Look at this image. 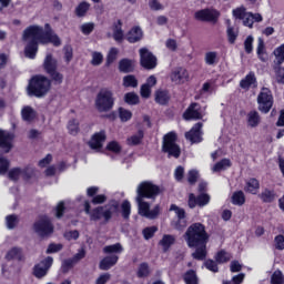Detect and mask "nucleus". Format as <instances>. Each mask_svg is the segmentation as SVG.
<instances>
[{"label":"nucleus","instance_id":"61","mask_svg":"<svg viewBox=\"0 0 284 284\" xmlns=\"http://www.w3.org/2000/svg\"><path fill=\"white\" fill-rule=\"evenodd\" d=\"M8 176L10 181H19V178L21 176V168H14L10 170Z\"/></svg>","mask_w":284,"mask_h":284},{"label":"nucleus","instance_id":"40","mask_svg":"<svg viewBox=\"0 0 284 284\" xmlns=\"http://www.w3.org/2000/svg\"><path fill=\"white\" fill-rule=\"evenodd\" d=\"M226 37L229 43L234 44L236 43V39H239V29H234V27L230 26L226 29Z\"/></svg>","mask_w":284,"mask_h":284},{"label":"nucleus","instance_id":"27","mask_svg":"<svg viewBox=\"0 0 284 284\" xmlns=\"http://www.w3.org/2000/svg\"><path fill=\"white\" fill-rule=\"evenodd\" d=\"M258 199H261L262 203H274L276 201V191L264 189L260 194Z\"/></svg>","mask_w":284,"mask_h":284},{"label":"nucleus","instance_id":"23","mask_svg":"<svg viewBox=\"0 0 284 284\" xmlns=\"http://www.w3.org/2000/svg\"><path fill=\"white\" fill-rule=\"evenodd\" d=\"M187 70L178 68L171 73V81L173 83H185L187 81Z\"/></svg>","mask_w":284,"mask_h":284},{"label":"nucleus","instance_id":"43","mask_svg":"<svg viewBox=\"0 0 284 284\" xmlns=\"http://www.w3.org/2000/svg\"><path fill=\"white\" fill-rule=\"evenodd\" d=\"M103 252L104 254H121V252H123V246L121 243L108 245L104 246Z\"/></svg>","mask_w":284,"mask_h":284},{"label":"nucleus","instance_id":"24","mask_svg":"<svg viewBox=\"0 0 284 284\" xmlns=\"http://www.w3.org/2000/svg\"><path fill=\"white\" fill-rule=\"evenodd\" d=\"M118 262H119V256L116 255L106 256L103 260H101L99 264V268L104 272H108V270H111L112 267H114V265H116Z\"/></svg>","mask_w":284,"mask_h":284},{"label":"nucleus","instance_id":"60","mask_svg":"<svg viewBox=\"0 0 284 284\" xmlns=\"http://www.w3.org/2000/svg\"><path fill=\"white\" fill-rule=\"evenodd\" d=\"M106 150H109L110 152H114V154H119L121 152L122 148H121V144H119V142L111 141L106 145Z\"/></svg>","mask_w":284,"mask_h":284},{"label":"nucleus","instance_id":"13","mask_svg":"<svg viewBox=\"0 0 284 284\" xmlns=\"http://www.w3.org/2000/svg\"><path fill=\"white\" fill-rule=\"evenodd\" d=\"M52 263H54V258H52V256H48L40 263L36 264L33 266V276H36V278H43L47 276L48 272L52 267Z\"/></svg>","mask_w":284,"mask_h":284},{"label":"nucleus","instance_id":"47","mask_svg":"<svg viewBox=\"0 0 284 284\" xmlns=\"http://www.w3.org/2000/svg\"><path fill=\"white\" fill-rule=\"evenodd\" d=\"M124 102H126L128 105H139V102H140L139 94L134 92L125 93Z\"/></svg>","mask_w":284,"mask_h":284},{"label":"nucleus","instance_id":"3","mask_svg":"<svg viewBox=\"0 0 284 284\" xmlns=\"http://www.w3.org/2000/svg\"><path fill=\"white\" fill-rule=\"evenodd\" d=\"M41 39H43V27L33 24L23 31L22 41H29L24 48L27 59H36Z\"/></svg>","mask_w":284,"mask_h":284},{"label":"nucleus","instance_id":"10","mask_svg":"<svg viewBox=\"0 0 284 284\" xmlns=\"http://www.w3.org/2000/svg\"><path fill=\"white\" fill-rule=\"evenodd\" d=\"M273 54L275 57V60L273 61V70L275 72L276 81L277 83L284 84V44L277 47L274 51Z\"/></svg>","mask_w":284,"mask_h":284},{"label":"nucleus","instance_id":"44","mask_svg":"<svg viewBox=\"0 0 284 284\" xmlns=\"http://www.w3.org/2000/svg\"><path fill=\"white\" fill-rule=\"evenodd\" d=\"M143 136H145V133L140 129L136 134L128 139L129 145H140L141 141H143Z\"/></svg>","mask_w":284,"mask_h":284},{"label":"nucleus","instance_id":"29","mask_svg":"<svg viewBox=\"0 0 284 284\" xmlns=\"http://www.w3.org/2000/svg\"><path fill=\"white\" fill-rule=\"evenodd\" d=\"M123 22L121 20H118V22L113 24V39L118 43H121L123 41Z\"/></svg>","mask_w":284,"mask_h":284},{"label":"nucleus","instance_id":"59","mask_svg":"<svg viewBox=\"0 0 284 284\" xmlns=\"http://www.w3.org/2000/svg\"><path fill=\"white\" fill-rule=\"evenodd\" d=\"M103 63V54L101 52H93L91 65H101Z\"/></svg>","mask_w":284,"mask_h":284},{"label":"nucleus","instance_id":"53","mask_svg":"<svg viewBox=\"0 0 284 284\" xmlns=\"http://www.w3.org/2000/svg\"><path fill=\"white\" fill-rule=\"evenodd\" d=\"M271 284H284V275L281 270H276L271 276Z\"/></svg>","mask_w":284,"mask_h":284},{"label":"nucleus","instance_id":"63","mask_svg":"<svg viewBox=\"0 0 284 284\" xmlns=\"http://www.w3.org/2000/svg\"><path fill=\"white\" fill-rule=\"evenodd\" d=\"M199 181V171L196 170H191L187 173V182L190 185H194Z\"/></svg>","mask_w":284,"mask_h":284},{"label":"nucleus","instance_id":"20","mask_svg":"<svg viewBox=\"0 0 284 284\" xmlns=\"http://www.w3.org/2000/svg\"><path fill=\"white\" fill-rule=\"evenodd\" d=\"M170 212H175L179 219L174 225L175 230H183V227H185V221H183V219H185V210L179 207L176 204H172L170 206Z\"/></svg>","mask_w":284,"mask_h":284},{"label":"nucleus","instance_id":"25","mask_svg":"<svg viewBox=\"0 0 284 284\" xmlns=\"http://www.w3.org/2000/svg\"><path fill=\"white\" fill-rule=\"evenodd\" d=\"M143 39V30L140 27H133L126 34L129 43H139Z\"/></svg>","mask_w":284,"mask_h":284},{"label":"nucleus","instance_id":"57","mask_svg":"<svg viewBox=\"0 0 284 284\" xmlns=\"http://www.w3.org/2000/svg\"><path fill=\"white\" fill-rule=\"evenodd\" d=\"M118 54H119V50L116 48H111L106 57V65H112V63L116 61Z\"/></svg>","mask_w":284,"mask_h":284},{"label":"nucleus","instance_id":"58","mask_svg":"<svg viewBox=\"0 0 284 284\" xmlns=\"http://www.w3.org/2000/svg\"><path fill=\"white\" fill-rule=\"evenodd\" d=\"M10 170V161L0 155V174H7Z\"/></svg>","mask_w":284,"mask_h":284},{"label":"nucleus","instance_id":"11","mask_svg":"<svg viewBox=\"0 0 284 284\" xmlns=\"http://www.w3.org/2000/svg\"><path fill=\"white\" fill-rule=\"evenodd\" d=\"M220 17L221 12L212 8L201 9L194 13V19H196V21H204L207 23H217Z\"/></svg>","mask_w":284,"mask_h":284},{"label":"nucleus","instance_id":"37","mask_svg":"<svg viewBox=\"0 0 284 284\" xmlns=\"http://www.w3.org/2000/svg\"><path fill=\"white\" fill-rule=\"evenodd\" d=\"M136 276L138 278H148V276H150V264H148V262H143L139 265Z\"/></svg>","mask_w":284,"mask_h":284},{"label":"nucleus","instance_id":"30","mask_svg":"<svg viewBox=\"0 0 284 284\" xmlns=\"http://www.w3.org/2000/svg\"><path fill=\"white\" fill-rule=\"evenodd\" d=\"M252 85H256V75L254 72H250L243 80L240 82V87L243 90H250Z\"/></svg>","mask_w":284,"mask_h":284},{"label":"nucleus","instance_id":"32","mask_svg":"<svg viewBox=\"0 0 284 284\" xmlns=\"http://www.w3.org/2000/svg\"><path fill=\"white\" fill-rule=\"evenodd\" d=\"M120 72L130 73L134 72V61L130 59H122L119 62Z\"/></svg>","mask_w":284,"mask_h":284},{"label":"nucleus","instance_id":"31","mask_svg":"<svg viewBox=\"0 0 284 284\" xmlns=\"http://www.w3.org/2000/svg\"><path fill=\"white\" fill-rule=\"evenodd\" d=\"M261 187V183H258V180L251 178L244 187L245 192H248V194H258V190Z\"/></svg>","mask_w":284,"mask_h":284},{"label":"nucleus","instance_id":"12","mask_svg":"<svg viewBox=\"0 0 284 284\" xmlns=\"http://www.w3.org/2000/svg\"><path fill=\"white\" fill-rule=\"evenodd\" d=\"M140 52V65L144 68V70H154L158 65L156 57L153 52H151L148 48H142L139 50Z\"/></svg>","mask_w":284,"mask_h":284},{"label":"nucleus","instance_id":"7","mask_svg":"<svg viewBox=\"0 0 284 284\" xmlns=\"http://www.w3.org/2000/svg\"><path fill=\"white\" fill-rule=\"evenodd\" d=\"M176 133L171 131L163 136L162 152L168 154L169 159H179L181 156V146L176 143Z\"/></svg>","mask_w":284,"mask_h":284},{"label":"nucleus","instance_id":"28","mask_svg":"<svg viewBox=\"0 0 284 284\" xmlns=\"http://www.w3.org/2000/svg\"><path fill=\"white\" fill-rule=\"evenodd\" d=\"M246 121L248 128H258L261 125V114H258V111H250L246 115Z\"/></svg>","mask_w":284,"mask_h":284},{"label":"nucleus","instance_id":"39","mask_svg":"<svg viewBox=\"0 0 284 284\" xmlns=\"http://www.w3.org/2000/svg\"><path fill=\"white\" fill-rule=\"evenodd\" d=\"M227 168H232V162L229 159H223L220 162L215 163L212 168L213 172H223V170H227Z\"/></svg>","mask_w":284,"mask_h":284},{"label":"nucleus","instance_id":"49","mask_svg":"<svg viewBox=\"0 0 284 284\" xmlns=\"http://www.w3.org/2000/svg\"><path fill=\"white\" fill-rule=\"evenodd\" d=\"M68 130H69V133L72 134V136H77V134H79L80 132L79 120L77 119L70 120L68 123Z\"/></svg>","mask_w":284,"mask_h":284},{"label":"nucleus","instance_id":"26","mask_svg":"<svg viewBox=\"0 0 284 284\" xmlns=\"http://www.w3.org/2000/svg\"><path fill=\"white\" fill-rule=\"evenodd\" d=\"M6 261H23V250L21 247H12L4 256Z\"/></svg>","mask_w":284,"mask_h":284},{"label":"nucleus","instance_id":"42","mask_svg":"<svg viewBox=\"0 0 284 284\" xmlns=\"http://www.w3.org/2000/svg\"><path fill=\"white\" fill-rule=\"evenodd\" d=\"M124 88H139V80L133 74L125 75L123 78Z\"/></svg>","mask_w":284,"mask_h":284},{"label":"nucleus","instance_id":"48","mask_svg":"<svg viewBox=\"0 0 284 284\" xmlns=\"http://www.w3.org/2000/svg\"><path fill=\"white\" fill-rule=\"evenodd\" d=\"M231 260H232V255L225 251H220L215 255V261L216 263H220V264L227 263Z\"/></svg>","mask_w":284,"mask_h":284},{"label":"nucleus","instance_id":"34","mask_svg":"<svg viewBox=\"0 0 284 284\" xmlns=\"http://www.w3.org/2000/svg\"><path fill=\"white\" fill-rule=\"evenodd\" d=\"M176 237L174 235H163L162 240L160 241V245L163 247V252H168L172 245H174Z\"/></svg>","mask_w":284,"mask_h":284},{"label":"nucleus","instance_id":"46","mask_svg":"<svg viewBox=\"0 0 284 284\" xmlns=\"http://www.w3.org/2000/svg\"><path fill=\"white\" fill-rule=\"evenodd\" d=\"M6 225L8 230H14L19 225V216L17 214L7 215Z\"/></svg>","mask_w":284,"mask_h":284},{"label":"nucleus","instance_id":"36","mask_svg":"<svg viewBox=\"0 0 284 284\" xmlns=\"http://www.w3.org/2000/svg\"><path fill=\"white\" fill-rule=\"evenodd\" d=\"M50 77V81L51 83H53L54 85H61V83H63V73L59 72L58 69L53 70V71H49Z\"/></svg>","mask_w":284,"mask_h":284},{"label":"nucleus","instance_id":"22","mask_svg":"<svg viewBox=\"0 0 284 284\" xmlns=\"http://www.w3.org/2000/svg\"><path fill=\"white\" fill-rule=\"evenodd\" d=\"M41 43H43V44L52 43L55 48H59V45H61V38H59V36H57L50 31L44 32V30L42 28Z\"/></svg>","mask_w":284,"mask_h":284},{"label":"nucleus","instance_id":"38","mask_svg":"<svg viewBox=\"0 0 284 284\" xmlns=\"http://www.w3.org/2000/svg\"><path fill=\"white\" fill-rule=\"evenodd\" d=\"M23 121L30 122L34 121V116H37V112L31 106H24L21 111Z\"/></svg>","mask_w":284,"mask_h":284},{"label":"nucleus","instance_id":"55","mask_svg":"<svg viewBox=\"0 0 284 284\" xmlns=\"http://www.w3.org/2000/svg\"><path fill=\"white\" fill-rule=\"evenodd\" d=\"M156 232H159V227L149 226V227L143 229L142 234H143L145 241H150V239H152L154 236V234H156Z\"/></svg>","mask_w":284,"mask_h":284},{"label":"nucleus","instance_id":"1","mask_svg":"<svg viewBox=\"0 0 284 284\" xmlns=\"http://www.w3.org/2000/svg\"><path fill=\"white\" fill-rule=\"evenodd\" d=\"M163 190H161V186L150 181H144L138 185L135 203H138V213L140 216L149 219L150 221L159 219V214H161V206L158 204L150 210V203L145 202V199L155 201L156 196H160Z\"/></svg>","mask_w":284,"mask_h":284},{"label":"nucleus","instance_id":"51","mask_svg":"<svg viewBox=\"0 0 284 284\" xmlns=\"http://www.w3.org/2000/svg\"><path fill=\"white\" fill-rule=\"evenodd\" d=\"M21 176L24 181H30L34 176V168L32 165H27L24 169H21Z\"/></svg>","mask_w":284,"mask_h":284},{"label":"nucleus","instance_id":"52","mask_svg":"<svg viewBox=\"0 0 284 284\" xmlns=\"http://www.w3.org/2000/svg\"><path fill=\"white\" fill-rule=\"evenodd\" d=\"M219 53L216 51H210L205 53L204 61L206 65H215Z\"/></svg>","mask_w":284,"mask_h":284},{"label":"nucleus","instance_id":"50","mask_svg":"<svg viewBox=\"0 0 284 284\" xmlns=\"http://www.w3.org/2000/svg\"><path fill=\"white\" fill-rule=\"evenodd\" d=\"M121 210H122V216L124 221H128L130 219V214L132 212V206L130 204V201L125 200L122 205H121Z\"/></svg>","mask_w":284,"mask_h":284},{"label":"nucleus","instance_id":"8","mask_svg":"<svg viewBox=\"0 0 284 284\" xmlns=\"http://www.w3.org/2000/svg\"><path fill=\"white\" fill-rule=\"evenodd\" d=\"M33 231L41 239H45V236L54 234V225L52 224V221H50V217H48L47 215H41L33 223Z\"/></svg>","mask_w":284,"mask_h":284},{"label":"nucleus","instance_id":"2","mask_svg":"<svg viewBox=\"0 0 284 284\" xmlns=\"http://www.w3.org/2000/svg\"><path fill=\"white\" fill-rule=\"evenodd\" d=\"M184 240L189 247H195V252L192 253L193 258L205 261L210 242V234L205 231V225L199 222L191 224L184 233Z\"/></svg>","mask_w":284,"mask_h":284},{"label":"nucleus","instance_id":"9","mask_svg":"<svg viewBox=\"0 0 284 284\" xmlns=\"http://www.w3.org/2000/svg\"><path fill=\"white\" fill-rule=\"evenodd\" d=\"M257 110L263 114H267L274 105V95H272V90L263 87L257 95Z\"/></svg>","mask_w":284,"mask_h":284},{"label":"nucleus","instance_id":"4","mask_svg":"<svg viewBox=\"0 0 284 284\" xmlns=\"http://www.w3.org/2000/svg\"><path fill=\"white\" fill-rule=\"evenodd\" d=\"M84 212L90 216V221H101L104 219V224L110 223L112 215L119 212V201L111 200L104 206H97L91 211L90 202H84Z\"/></svg>","mask_w":284,"mask_h":284},{"label":"nucleus","instance_id":"56","mask_svg":"<svg viewBox=\"0 0 284 284\" xmlns=\"http://www.w3.org/2000/svg\"><path fill=\"white\" fill-rule=\"evenodd\" d=\"M80 30L82 32V34H85L87 37L89 34H92V32H94V22H87V23H83L81 27H80Z\"/></svg>","mask_w":284,"mask_h":284},{"label":"nucleus","instance_id":"45","mask_svg":"<svg viewBox=\"0 0 284 284\" xmlns=\"http://www.w3.org/2000/svg\"><path fill=\"white\" fill-rule=\"evenodd\" d=\"M231 199L233 205H245V193L243 191L234 192Z\"/></svg>","mask_w":284,"mask_h":284},{"label":"nucleus","instance_id":"5","mask_svg":"<svg viewBox=\"0 0 284 284\" xmlns=\"http://www.w3.org/2000/svg\"><path fill=\"white\" fill-rule=\"evenodd\" d=\"M116 98L109 88H102L95 95L94 105L98 112H112Z\"/></svg>","mask_w":284,"mask_h":284},{"label":"nucleus","instance_id":"35","mask_svg":"<svg viewBox=\"0 0 284 284\" xmlns=\"http://www.w3.org/2000/svg\"><path fill=\"white\" fill-rule=\"evenodd\" d=\"M184 283L186 284H199V276H196V271L189 270L183 275Z\"/></svg>","mask_w":284,"mask_h":284},{"label":"nucleus","instance_id":"16","mask_svg":"<svg viewBox=\"0 0 284 284\" xmlns=\"http://www.w3.org/2000/svg\"><path fill=\"white\" fill-rule=\"evenodd\" d=\"M82 258H85V251H80L73 257L63 260L61 264L62 274H68Z\"/></svg>","mask_w":284,"mask_h":284},{"label":"nucleus","instance_id":"14","mask_svg":"<svg viewBox=\"0 0 284 284\" xmlns=\"http://www.w3.org/2000/svg\"><path fill=\"white\" fill-rule=\"evenodd\" d=\"M210 203V194L207 193H201L197 196L194 195V193H191L189 195V207L191 210H194V207H205V205H207Z\"/></svg>","mask_w":284,"mask_h":284},{"label":"nucleus","instance_id":"19","mask_svg":"<svg viewBox=\"0 0 284 284\" xmlns=\"http://www.w3.org/2000/svg\"><path fill=\"white\" fill-rule=\"evenodd\" d=\"M105 131H100L93 134L89 141V148H91V150H101V148H103V143H105Z\"/></svg>","mask_w":284,"mask_h":284},{"label":"nucleus","instance_id":"54","mask_svg":"<svg viewBox=\"0 0 284 284\" xmlns=\"http://www.w3.org/2000/svg\"><path fill=\"white\" fill-rule=\"evenodd\" d=\"M119 116L122 123H125L132 119V112L128 109H124L122 106L119 108Z\"/></svg>","mask_w":284,"mask_h":284},{"label":"nucleus","instance_id":"33","mask_svg":"<svg viewBox=\"0 0 284 284\" xmlns=\"http://www.w3.org/2000/svg\"><path fill=\"white\" fill-rule=\"evenodd\" d=\"M155 103H159V105H168V103H170V92L165 90L156 91Z\"/></svg>","mask_w":284,"mask_h":284},{"label":"nucleus","instance_id":"41","mask_svg":"<svg viewBox=\"0 0 284 284\" xmlns=\"http://www.w3.org/2000/svg\"><path fill=\"white\" fill-rule=\"evenodd\" d=\"M90 10V3L82 1L79 3V6L75 8V14L79 18H83L85 17V14H88V11Z\"/></svg>","mask_w":284,"mask_h":284},{"label":"nucleus","instance_id":"21","mask_svg":"<svg viewBox=\"0 0 284 284\" xmlns=\"http://www.w3.org/2000/svg\"><path fill=\"white\" fill-rule=\"evenodd\" d=\"M42 68L44 72L48 74L49 72H52L54 70H59V61L52 55V53H48L44 58Z\"/></svg>","mask_w":284,"mask_h":284},{"label":"nucleus","instance_id":"15","mask_svg":"<svg viewBox=\"0 0 284 284\" xmlns=\"http://www.w3.org/2000/svg\"><path fill=\"white\" fill-rule=\"evenodd\" d=\"M183 119L185 121H199L203 119V113L201 112V104L196 102L191 103L190 106L183 113Z\"/></svg>","mask_w":284,"mask_h":284},{"label":"nucleus","instance_id":"6","mask_svg":"<svg viewBox=\"0 0 284 284\" xmlns=\"http://www.w3.org/2000/svg\"><path fill=\"white\" fill-rule=\"evenodd\" d=\"M50 87V79H48L45 75H36L31 79L28 87L29 97H37L38 99H41L48 94Z\"/></svg>","mask_w":284,"mask_h":284},{"label":"nucleus","instance_id":"64","mask_svg":"<svg viewBox=\"0 0 284 284\" xmlns=\"http://www.w3.org/2000/svg\"><path fill=\"white\" fill-rule=\"evenodd\" d=\"M204 266L206 267V270H210V272H219V265L213 260H206L204 262Z\"/></svg>","mask_w":284,"mask_h":284},{"label":"nucleus","instance_id":"62","mask_svg":"<svg viewBox=\"0 0 284 284\" xmlns=\"http://www.w3.org/2000/svg\"><path fill=\"white\" fill-rule=\"evenodd\" d=\"M63 236L67 241H77L80 236V233L77 230L67 231L64 232Z\"/></svg>","mask_w":284,"mask_h":284},{"label":"nucleus","instance_id":"17","mask_svg":"<svg viewBox=\"0 0 284 284\" xmlns=\"http://www.w3.org/2000/svg\"><path fill=\"white\" fill-rule=\"evenodd\" d=\"M203 128V123L197 122L189 132L185 133L186 141H191L192 143H201L203 141L201 129Z\"/></svg>","mask_w":284,"mask_h":284},{"label":"nucleus","instance_id":"18","mask_svg":"<svg viewBox=\"0 0 284 284\" xmlns=\"http://www.w3.org/2000/svg\"><path fill=\"white\" fill-rule=\"evenodd\" d=\"M12 141H14V134L0 130V148L4 150V154L12 150Z\"/></svg>","mask_w":284,"mask_h":284}]
</instances>
